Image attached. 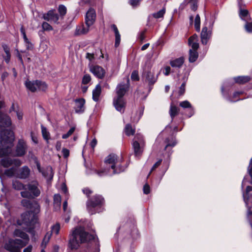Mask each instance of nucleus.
I'll return each mask as SVG.
<instances>
[{
  "label": "nucleus",
  "mask_w": 252,
  "mask_h": 252,
  "mask_svg": "<svg viewBox=\"0 0 252 252\" xmlns=\"http://www.w3.org/2000/svg\"><path fill=\"white\" fill-rule=\"evenodd\" d=\"M91 80V77L89 74H85L82 78V83L83 84H87Z\"/></svg>",
  "instance_id": "a18cd8bd"
},
{
  "label": "nucleus",
  "mask_w": 252,
  "mask_h": 252,
  "mask_svg": "<svg viewBox=\"0 0 252 252\" xmlns=\"http://www.w3.org/2000/svg\"><path fill=\"white\" fill-rule=\"evenodd\" d=\"M252 190V186H247L246 188V192L245 193L243 191V196L244 201L246 204V205H248L249 201V192Z\"/></svg>",
  "instance_id": "473e14b6"
},
{
  "label": "nucleus",
  "mask_w": 252,
  "mask_h": 252,
  "mask_svg": "<svg viewBox=\"0 0 252 252\" xmlns=\"http://www.w3.org/2000/svg\"><path fill=\"white\" fill-rule=\"evenodd\" d=\"M54 203L57 204L58 205H60L61 202V196L59 194H56L54 196Z\"/></svg>",
  "instance_id": "864d4df0"
},
{
  "label": "nucleus",
  "mask_w": 252,
  "mask_h": 252,
  "mask_svg": "<svg viewBox=\"0 0 252 252\" xmlns=\"http://www.w3.org/2000/svg\"><path fill=\"white\" fill-rule=\"evenodd\" d=\"M128 3L133 7H136L140 5V1L139 0H130Z\"/></svg>",
  "instance_id": "6e6d98bb"
},
{
  "label": "nucleus",
  "mask_w": 252,
  "mask_h": 252,
  "mask_svg": "<svg viewBox=\"0 0 252 252\" xmlns=\"http://www.w3.org/2000/svg\"><path fill=\"white\" fill-rule=\"evenodd\" d=\"M165 142L166 143V146L165 147V150H167L168 148L170 147H173L177 144L176 140L175 138L173 137H172L171 138H166L165 140Z\"/></svg>",
  "instance_id": "c756f323"
},
{
  "label": "nucleus",
  "mask_w": 252,
  "mask_h": 252,
  "mask_svg": "<svg viewBox=\"0 0 252 252\" xmlns=\"http://www.w3.org/2000/svg\"><path fill=\"white\" fill-rule=\"evenodd\" d=\"M25 85L27 88L32 92L37 91H45L47 88V85L45 82L38 80L34 81L28 80L25 82Z\"/></svg>",
  "instance_id": "9d476101"
},
{
  "label": "nucleus",
  "mask_w": 252,
  "mask_h": 252,
  "mask_svg": "<svg viewBox=\"0 0 252 252\" xmlns=\"http://www.w3.org/2000/svg\"><path fill=\"white\" fill-rule=\"evenodd\" d=\"M51 237V233L47 232L46 234V235H45V236L43 239V241H42V242L41 244V246H43L44 245V247H45L46 244L49 241V240H50Z\"/></svg>",
  "instance_id": "ea45409f"
},
{
  "label": "nucleus",
  "mask_w": 252,
  "mask_h": 252,
  "mask_svg": "<svg viewBox=\"0 0 252 252\" xmlns=\"http://www.w3.org/2000/svg\"><path fill=\"white\" fill-rule=\"evenodd\" d=\"M60 224L59 223H56L55 224L51 227V231L49 232L52 234L57 235L59 234L60 230Z\"/></svg>",
  "instance_id": "4c0bfd02"
},
{
  "label": "nucleus",
  "mask_w": 252,
  "mask_h": 252,
  "mask_svg": "<svg viewBox=\"0 0 252 252\" xmlns=\"http://www.w3.org/2000/svg\"><path fill=\"white\" fill-rule=\"evenodd\" d=\"M185 87H186V82L184 81L181 85L179 88V90L178 92V96L182 95L184 94L185 92Z\"/></svg>",
  "instance_id": "c03bdc74"
},
{
  "label": "nucleus",
  "mask_w": 252,
  "mask_h": 252,
  "mask_svg": "<svg viewBox=\"0 0 252 252\" xmlns=\"http://www.w3.org/2000/svg\"><path fill=\"white\" fill-rule=\"evenodd\" d=\"M30 209L31 211L30 212L31 214L36 216L40 212V205L37 202L33 201Z\"/></svg>",
  "instance_id": "a878e982"
},
{
  "label": "nucleus",
  "mask_w": 252,
  "mask_h": 252,
  "mask_svg": "<svg viewBox=\"0 0 252 252\" xmlns=\"http://www.w3.org/2000/svg\"><path fill=\"white\" fill-rule=\"evenodd\" d=\"M27 242L21 239H10L4 246L5 249L10 252H19L21 248L26 246Z\"/></svg>",
  "instance_id": "1a4fd4ad"
},
{
  "label": "nucleus",
  "mask_w": 252,
  "mask_h": 252,
  "mask_svg": "<svg viewBox=\"0 0 252 252\" xmlns=\"http://www.w3.org/2000/svg\"><path fill=\"white\" fill-rule=\"evenodd\" d=\"M124 80L126 82H122L119 84L116 88V93L118 97H124L126 92L128 91L129 87V79L128 77Z\"/></svg>",
  "instance_id": "f8f14e48"
},
{
  "label": "nucleus",
  "mask_w": 252,
  "mask_h": 252,
  "mask_svg": "<svg viewBox=\"0 0 252 252\" xmlns=\"http://www.w3.org/2000/svg\"><path fill=\"white\" fill-rule=\"evenodd\" d=\"M189 45L191 47V49L193 51H196L199 47V44L198 43V36L196 34H194L191 36L188 40Z\"/></svg>",
  "instance_id": "aec40b11"
},
{
  "label": "nucleus",
  "mask_w": 252,
  "mask_h": 252,
  "mask_svg": "<svg viewBox=\"0 0 252 252\" xmlns=\"http://www.w3.org/2000/svg\"><path fill=\"white\" fill-rule=\"evenodd\" d=\"M25 45L26 46V48L27 50H32L33 48V44L30 41V40H28L24 42Z\"/></svg>",
  "instance_id": "0e129e2a"
},
{
  "label": "nucleus",
  "mask_w": 252,
  "mask_h": 252,
  "mask_svg": "<svg viewBox=\"0 0 252 252\" xmlns=\"http://www.w3.org/2000/svg\"><path fill=\"white\" fill-rule=\"evenodd\" d=\"M62 153L63 157L64 158H67L69 155V151L66 148H63L62 150Z\"/></svg>",
  "instance_id": "69168bd1"
},
{
  "label": "nucleus",
  "mask_w": 252,
  "mask_h": 252,
  "mask_svg": "<svg viewBox=\"0 0 252 252\" xmlns=\"http://www.w3.org/2000/svg\"><path fill=\"white\" fill-rule=\"evenodd\" d=\"M75 129V127H72L66 133L62 135V138L66 139L69 137L74 132Z\"/></svg>",
  "instance_id": "49530a36"
},
{
  "label": "nucleus",
  "mask_w": 252,
  "mask_h": 252,
  "mask_svg": "<svg viewBox=\"0 0 252 252\" xmlns=\"http://www.w3.org/2000/svg\"><path fill=\"white\" fill-rule=\"evenodd\" d=\"M143 192L145 194H148L150 192V187L149 185L145 184L143 187Z\"/></svg>",
  "instance_id": "e2e57ef3"
},
{
  "label": "nucleus",
  "mask_w": 252,
  "mask_h": 252,
  "mask_svg": "<svg viewBox=\"0 0 252 252\" xmlns=\"http://www.w3.org/2000/svg\"><path fill=\"white\" fill-rule=\"evenodd\" d=\"M179 111V109L177 107L173 105L172 104H171L169 110V114L172 119V120H173L175 116L178 114Z\"/></svg>",
  "instance_id": "7c9ffc66"
},
{
  "label": "nucleus",
  "mask_w": 252,
  "mask_h": 252,
  "mask_svg": "<svg viewBox=\"0 0 252 252\" xmlns=\"http://www.w3.org/2000/svg\"><path fill=\"white\" fill-rule=\"evenodd\" d=\"M90 71L97 78L102 79L105 74L104 69L99 65H93L90 67Z\"/></svg>",
  "instance_id": "a211bd4d"
},
{
  "label": "nucleus",
  "mask_w": 252,
  "mask_h": 252,
  "mask_svg": "<svg viewBox=\"0 0 252 252\" xmlns=\"http://www.w3.org/2000/svg\"><path fill=\"white\" fill-rule=\"evenodd\" d=\"M251 78L248 76H240L234 78L235 82L239 84H244L249 82Z\"/></svg>",
  "instance_id": "bb28decb"
},
{
  "label": "nucleus",
  "mask_w": 252,
  "mask_h": 252,
  "mask_svg": "<svg viewBox=\"0 0 252 252\" xmlns=\"http://www.w3.org/2000/svg\"><path fill=\"white\" fill-rule=\"evenodd\" d=\"M144 146L145 142L143 136L139 133L136 134L132 143V147L136 157H139L142 155Z\"/></svg>",
  "instance_id": "6e6552de"
},
{
  "label": "nucleus",
  "mask_w": 252,
  "mask_h": 252,
  "mask_svg": "<svg viewBox=\"0 0 252 252\" xmlns=\"http://www.w3.org/2000/svg\"><path fill=\"white\" fill-rule=\"evenodd\" d=\"M30 212H26L21 215V218L22 222L20 223L19 224H25L27 226H31L34 223L36 222L37 216L33 215L32 218H30L31 217Z\"/></svg>",
  "instance_id": "ddd939ff"
},
{
  "label": "nucleus",
  "mask_w": 252,
  "mask_h": 252,
  "mask_svg": "<svg viewBox=\"0 0 252 252\" xmlns=\"http://www.w3.org/2000/svg\"><path fill=\"white\" fill-rule=\"evenodd\" d=\"M43 171H44L46 175H47L48 177H45L47 179H52L53 177V173L52 172V169L51 167H47L45 170H43Z\"/></svg>",
  "instance_id": "58836bf2"
},
{
  "label": "nucleus",
  "mask_w": 252,
  "mask_h": 252,
  "mask_svg": "<svg viewBox=\"0 0 252 252\" xmlns=\"http://www.w3.org/2000/svg\"><path fill=\"white\" fill-rule=\"evenodd\" d=\"M212 36V31L208 30L206 26H204L202 28L200 37L202 44L206 45L208 40L211 38Z\"/></svg>",
  "instance_id": "f3484780"
},
{
  "label": "nucleus",
  "mask_w": 252,
  "mask_h": 252,
  "mask_svg": "<svg viewBox=\"0 0 252 252\" xmlns=\"http://www.w3.org/2000/svg\"><path fill=\"white\" fill-rule=\"evenodd\" d=\"M42 27L44 31H51L52 30L53 28L52 26L48 24V23L46 22H44L42 24Z\"/></svg>",
  "instance_id": "de8ad7c7"
},
{
  "label": "nucleus",
  "mask_w": 252,
  "mask_h": 252,
  "mask_svg": "<svg viewBox=\"0 0 252 252\" xmlns=\"http://www.w3.org/2000/svg\"><path fill=\"white\" fill-rule=\"evenodd\" d=\"M165 13V8L164 7H163V8H162V9H161L158 12L153 13L152 15L155 18L158 19V18H163Z\"/></svg>",
  "instance_id": "c9c22d12"
},
{
  "label": "nucleus",
  "mask_w": 252,
  "mask_h": 252,
  "mask_svg": "<svg viewBox=\"0 0 252 252\" xmlns=\"http://www.w3.org/2000/svg\"><path fill=\"white\" fill-rule=\"evenodd\" d=\"M151 67L150 61L147 60L143 67V79L144 82L148 84L150 90L152 89L151 86L157 82L158 78V74L155 75V73L151 71Z\"/></svg>",
  "instance_id": "0eeeda50"
},
{
  "label": "nucleus",
  "mask_w": 252,
  "mask_h": 252,
  "mask_svg": "<svg viewBox=\"0 0 252 252\" xmlns=\"http://www.w3.org/2000/svg\"><path fill=\"white\" fill-rule=\"evenodd\" d=\"M189 62L190 63H193L196 61L198 57L197 52L195 50L193 51L192 50H189Z\"/></svg>",
  "instance_id": "2f4dec72"
},
{
  "label": "nucleus",
  "mask_w": 252,
  "mask_h": 252,
  "mask_svg": "<svg viewBox=\"0 0 252 252\" xmlns=\"http://www.w3.org/2000/svg\"><path fill=\"white\" fill-rule=\"evenodd\" d=\"M36 165L37 169L38 171L39 172L42 173L43 176H44V177H48V176H47V175L46 174L45 172L44 171H42L43 169H42L41 168L39 162L38 161H36Z\"/></svg>",
  "instance_id": "bf43d9fd"
},
{
  "label": "nucleus",
  "mask_w": 252,
  "mask_h": 252,
  "mask_svg": "<svg viewBox=\"0 0 252 252\" xmlns=\"http://www.w3.org/2000/svg\"><path fill=\"white\" fill-rule=\"evenodd\" d=\"M113 105L118 111L123 113L125 111L126 102L124 97L116 96L113 99Z\"/></svg>",
  "instance_id": "4468645a"
},
{
  "label": "nucleus",
  "mask_w": 252,
  "mask_h": 252,
  "mask_svg": "<svg viewBox=\"0 0 252 252\" xmlns=\"http://www.w3.org/2000/svg\"><path fill=\"white\" fill-rule=\"evenodd\" d=\"M82 191L88 197L93 193V191L88 188L84 189Z\"/></svg>",
  "instance_id": "338daca9"
},
{
  "label": "nucleus",
  "mask_w": 252,
  "mask_h": 252,
  "mask_svg": "<svg viewBox=\"0 0 252 252\" xmlns=\"http://www.w3.org/2000/svg\"><path fill=\"white\" fill-rule=\"evenodd\" d=\"M245 28L246 31L248 32H252V22L249 23L248 22H246Z\"/></svg>",
  "instance_id": "13d9d810"
},
{
  "label": "nucleus",
  "mask_w": 252,
  "mask_h": 252,
  "mask_svg": "<svg viewBox=\"0 0 252 252\" xmlns=\"http://www.w3.org/2000/svg\"><path fill=\"white\" fill-rule=\"evenodd\" d=\"M125 132L126 135H133L135 132V129H133L130 124H127L125 128Z\"/></svg>",
  "instance_id": "72a5a7b5"
},
{
  "label": "nucleus",
  "mask_w": 252,
  "mask_h": 252,
  "mask_svg": "<svg viewBox=\"0 0 252 252\" xmlns=\"http://www.w3.org/2000/svg\"><path fill=\"white\" fill-rule=\"evenodd\" d=\"M197 1L198 0H189V2L191 9L193 11L196 10L197 8Z\"/></svg>",
  "instance_id": "37998d69"
},
{
  "label": "nucleus",
  "mask_w": 252,
  "mask_h": 252,
  "mask_svg": "<svg viewBox=\"0 0 252 252\" xmlns=\"http://www.w3.org/2000/svg\"><path fill=\"white\" fill-rule=\"evenodd\" d=\"M4 51L6 54V56L4 57V60L6 63H8L10 60V57H11L9 51L8 49L4 48Z\"/></svg>",
  "instance_id": "3c124183"
},
{
  "label": "nucleus",
  "mask_w": 252,
  "mask_h": 252,
  "mask_svg": "<svg viewBox=\"0 0 252 252\" xmlns=\"http://www.w3.org/2000/svg\"><path fill=\"white\" fill-rule=\"evenodd\" d=\"M28 190L21 192V195L24 198H31L39 196L41 193V187L37 181L34 180L27 185Z\"/></svg>",
  "instance_id": "423d86ee"
},
{
  "label": "nucleus",
  "mask_w": 252,
  "mask_h": 252,
  "mask_svg": "<svg viewBox=\"0 0 252 252\" xmlns=\"http://www.w3.org/2000/svg\"><path fill=\"white\" fill-rule=\"evenodd\" d=\"M59 12L62 15H64L66 14V8L63 5H60L59 7Z\"/></svg>",
  "instance_id": "4d7b16f0"
},
{
  "label": "nucleus",
  "mask_w": 252,
  "mask_h": 252,
  "mask_svg": "<svg viewBox=\"0 0 252 252\" xmlns=\"http://www.w3.org/2000/svg\"><path fill=\"white\" fill-rule=\"evenodd\" d=\"M92 240H94L95 243L94 252H99V245L94 240V235L85 231L83 227H78L73 231L71 237L69 240V244L71 249H77L79 243L87 242Z\"/></svg>",
  "instance_id": "7ed1b4c3"
},
{
  "label": "nucleus",
  "mask_w": 252,
  "mask_h": 252,
  "mask_svg": "<svg viewBox=\"0 0 252 252\" xmlns=\"http://www.w3.org/2000/svg\"><path fill=\"white\" fill-rule=\"evenodd\" d=\"M27 186L24 185L22 182L19 181H14L12 182V187L13 189L16 190H20L26 189Z\"/></svg>",
  "instance_id": "c85d7f7f"
},
{
  "label": "nucleus",
  "mask_w": 252,
  "mask_h": 252,
  "mask_svg": "<svg viewBox=\"0 0 252 252\" xmlns=\"http://www.w3.org/2000/svg\"><path fill=\"white\" fill-rule=\"evenodd\" d=\"M94 1V0H80L79 4L81 6H84L86 4H92Z\"/></svg>",
  "instance_id": "5fc2aeb1"
},
{
  "label": "nucleus",
  "mask_w": 252,
  "mask_h": 252,
  "mask_svg": "<svg viewBox=\"0 0 252 252\" xmlns=\"http://www.w3.org/2000/svg\"><path fill=\"white\" fill-rule=\"evenodd\" d=\"M43 18L50 22L57 23L59 20V15L55 11L50 10L44 14Z\"/></svg>",
  "instance_id": "6ab92c4d"
},
{
  "label": "nucleus",
  "mask_w": 252,
  "mask_h": 252,
  "mask_svg": "<svg viewBox=\"0 0 252 252\" xmlns=\"http://www.w3.org/2000/svg\"><path fill=\"white\" fill-rule=\"evenodd\" d=\"M169 163L168 162H165L163 163L162 167H161V173L163 176L166 171L167 170L169 167Z\"/></svg>",
  "instance_id": "603ef678"
},
{
  "label": "nucleus",
  "mask_w": 252,
  "mask_h": 252,
  "mask_svg": "<svg viewBox=\"0 0 252 252\" xmlns=\"http://www.w3.org/2000/svg\"><path fill=\"white\" fill-rule=\"evenodd\" d=\"M96 19L95 10L92 8H89L87 11L85 17V23L88 27L93 25Z\"/></svg>",
  "instance_id": "2eb2a0df"
},
{
  "label": "nucleus",
  "mask_w": 252,
  "mask_h": 252,
  "mask_svg": "<svg viewBox=\"0 0 252 252\" xmlns=\"http://www.w3.org/2000/svg\"><path fill=\"white\" fill-rule=\"evenodd\" d=\"M0 142V158L5 156H11L14 157H23L27 151V145L25 142L20 139L16 147L15 151H12L13 146L14 134L13 133L8 130L2 131L1 128Z\"/></svg>",
  "instance_id": "f257e3e1"
},
{
  "label": "nucleus",
  "mask_w": 252,
  "mask_h": 252,
  "mask_svg": "<svg viewBox=\"0 0 252 252\" xmlns=\"http://www.w3.org/2000/svg\"><path fill=\"white\" fill-rule=\"evenodd\" d=\"M180 106L184 108H191V104L187 100L181 102Z\"/></svg>",
  "instance_id": "09e8293b"
},
{
  "label": "nucleus",
  "mask_w": 252,
  "mask_h": 252,
  "mask_svg": "<svg viewBox=\"0 0 252 252\" xmlns=\"http://www.w3.org/2000/svg\"><path fill=\"white\" fill-rule=\"evenodd\" d=\"M89 27L87 26V27H85L83 25L77 26L75 30V34L76 35H79L87 33L89 32Z\"/></svg>",
  "instance_id": "4be33fe9"
},
{
  "label": "nucleus",
  "mask_w": 252,
  "mask_h": 252,
  "mask_svg": "<svg viewBox=\"0 0 252 252\" xmlns=\"http://www.w3.org/2000/svg\"><path fill=\"white\" fill-rule=\"evenodd\" d=\"M0 164L4 168H8L13 165V167H19L22 164V162L18 158H4L0 160Z\"/></svg>",
  "instance_id": "9b49d317"
},
{
  "label": "nucleus",
  "mask_w": 252,
  "mask_h": 252,
  "mask_svg": "<svg viewBox=\"0 0 252 252\" xmlns=\"http://www.w3.org/2000/svg\"><path fill=\"white\" fill-rule=\"evenodd\" d=\"M104 163L105 166L104 169L95 170V173L100 177L119 174L124 171L127 166L126 163L124 162L121 156L114 154H111L106 157Z\"/></svg>",
  "instance_id": "f03ea898"
},
{
  "label": "nucleus",
  "mask_w": 252,
  "mask_h": 252,
  "mask_svg": "<svg viewBox=\"0 0 252 252\" xmlns=\"http://www.w3.org/2000/svg\"><path fill=\"white\" fill-rule=\"evenodd\" d=\"M111 29L113 30L115 35V46L117 47L120 45L121 41V35L119 32L118 29L115 24L111 26Z\"/></svg>",
  "instance_id": "b1692460"
},
{
  "label": "nucleus",
  "mask_w": 252,
  "mask_h": 252,
  "mask_svg": "<svg viewBox=\"0 0 252 252\" xmlns=\"http://www.w3.org/2000/svg\"><path fill=\"white\" fill-rule=\"evenodd\" d=\"M239 16L244 21H248L250 18V15L248 10L240 8Z\"/></svg>",
  "instance_id": "cd10ccee"
},
{
  "label": "nucleus",
  "mask_w": 252,
  "mask_h": 252,
  "mask_svg": "<svg viewBox=\"0 0 252 252\" xmlns=\"http://www.w3.org/2000/svg\"><path fill=\"white\" fill-rule=\"evenodd\" d=\"M32 202H31L30 200L27 199H23L21 201L22 205L28 209H30L31 206H32Z\"/></svg>",
  "instance_id": "79ce46f5"
},
{
  "label": "nucleus",
  "mask_w": 252,
  "mask_h": 252,
  "mask_svg": "<svg viewBox=\"0 0 252 252\" xmlns=\"http://www.w3.org/2000/svg\"><path fill=\"white\" fill-rule=\"evenodd\" d=\"M131 78L133 81H137L139 80V75L138 71L134 70L133 71L131 75Z\"/></svg>",
  "instance_id": "052dcab7"
},
{
  "label": "nucleus",
  "mask_w": 252,
  "mask_h": 252,
  "mask_svg": "<svg viewBox=\"0 0 252 252\" xmlns=\"http://www.w3.org/2000/svg\"><path fill=\"white\" fill-rule=\"evenodd\" d=\"M75 105L74 109L76 113L83 114L85 110V100L83 98H78L74 100Z\"/></svg>",
  "instance_id": "dca6fc26"
},
{
  "label": "nucleus",
  "mask_w": 252,
  "mask_h": 252,
  "mask_svg": "<svg viewBox=\"0 0 252 252\" xmlns=\"http://www.w3.org/2000/svg\"><path fill=\"white\" fill-rule=\"evenodd\" d=\"M185 62V59L183 57L175 59L170 61V64L172 67L180 68Z\"/></svg>",
  "instance_id": "412c9836"
},
{
  "label": "nucleus",
  "mask_w": 252,
  "mask_h": 252,
  "mask_svg": "<svg viewBox=\"0 0 252 252\" xmlns=\"http://www.w3.org/2000/svg\"><path fill=\"white\" fill-rule=\"evenodd\" d=\"M242 94H243V92H242V91L236 92L234 93L232 98H231L230 97H227V99L228 100H229V101H231V102L237 101L239 100V99H236L237 96Z\"/></svg>",
  "instance_id": "a19ab883"
},
{
  "label": "nucleus",
  "mask_w": 252,
  "mask_h": 252,
  "mask_svg": "<svg viewBox=\"0 0 252 252\" xmlns=\"http://www.w3.org/2000/svg\"><path fill=\"white\" fill-rule=\"evenodd\" d=\"M146 30H145L141 32H140L138 35V39L140 40V42H142L145 39V32Z\"/></svg>",
  "instance_id": "8fccbe9b"
},
{
  "label": "nucleus",
  "mask_w": 252,
  "mask_h": 252,
  "mask_svg": "<svg viewBox=\"0 0 252 252\" xmlns=\"http://www.w3.org/2000/svg\"><path fill=\"white\" fill-rule=\"evenodd\" d=\"M104 200L101 195L96 194L87 202V208L91 215L99 213L103 210Z\"/></svg>",
  "instance_id": "39448f33"
},
{
  "label": "nucleus",
  "mask_w": 252,
  "mask_h": 252,
  "mask_svg": "<svg viewBox=\"0 0 252 252\" xmlns=\"http://www.w3.org/2000/svg\"><path fill=\"white\" fill-rule=\"evenodd\" d=\"M11 167L6 169L3 172V175L9 178L15 177L21 180H27L29 178L31 174V169L27 165L20 168Z\"/></svg>",
  "instance_id": "20e7f679"
},
{
  "label": "nucleus",
  "mask_w": 252,
  "mask_h": 252,
  "mask_svg": "<svg viewBox=\"0 0 252 252\" xmlns=\"http://www.w3.org/2000/svg\"><path fill=\"white\" fill-rule=\"evenodd\" d=\"M248 172L249 175H252V158H251L249 166L248 167Z\"/></svg>",
  "instance_id": "774afa93"
},
{
  "label": "nucleus",
  "mask_w": 252,
  "mask_h": 252,
  "mask_svg": "<svg viewBox=\"0 0 252 252\" xmlns=\"http://www.w3.org/2000/svg\"><path fill=\"white\" fill-rule=\"evenodd\" d=\"M194 25L196 32H199L200 30V18L198 14H197L195 17Z\"/></svg>",
  "instance_id": "f704fd0d"
},
{
  "label": "nucleus",
  "mask_w": 252,
  "mask_h": 252,
  "mask_svg": "<svg viewBox=\"0 0 252 252\" xmlns=\"http://www.w3.org/2000/svg\"><path fill=\"white\" fill-rule=\"evenodd\" d=\"M41 132L43 137L46 140H48L50 139V133L47 130V128L43 125L41 126Z\"/></svg>",
  "instance_id": "e433bc0d"
},
{
  "label": "nucleus",
  "mask_w": 252,
  "mask_h": 252,
  "mask_svg": "<svg viewBox=\"0 0 252 252\" xmlns=\"http://www.w3.org/2000/svg\"><path fill=\"white\" fill-rule=\"evenodd\" d=\"M161 162H162V159H159L158 161H157L154 164V165L153 166L151 171H150V172L149 174H150L153 171H154V170H155L157 168H158V166H159L161 163ZM150 174H149V175Z\"/></svg>",
  "instance_id": "680f3d73"
},
{
  "label": "nucleus",
  "mask_w": 252,
  "mask_h": 252,
  "mask_svg": "<svg viewBox=\"0 0 252 252\" xmlns=\"http://www.w3.org/2000/svg\"><path fill=\"white\" fill-rule=\"evenodd\" d=\"M101 92V86L100 85L98 84L96 86L94 89L93 91V99L94 101L97 102L98 101Z\"/></svg>",
  "instance_id": "393cba45"
},
{
  "label": "nucleus",
  "mask_w": 252,
  "mask_h": 252,
  "mask_svg": "<svg viewBox=\"0 0 252 252\" xmlns=\"http://www.w3.org/2000/svg\"><path fill=\"white\" fill-rule=\"evenodd\" d=\"M14 235L16 237H19L22 238L24 242H27V244L29 241V237L28 235L24 231L20 229H16L14 232Z\"/></svg>",
  "instance_id": "5701e85b"
}]
</instances>
